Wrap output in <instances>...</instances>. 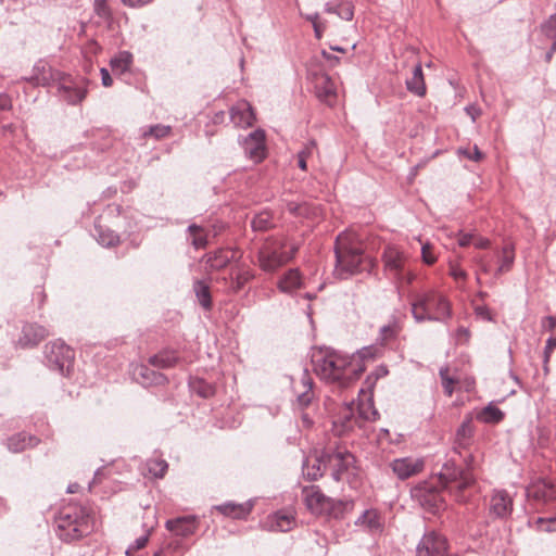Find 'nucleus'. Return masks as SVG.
Instances as JSON below:
<instances>
[{
	"instance_id": "nucleus-30",
	"label": "nucleus",
	"mask_w": 556,
	"mask_h": 556,
	"mask_svg": "<svg viewBox=\"0 0 556 556\" xmlns=\"http://www.w3.org/2000/svg\"><path fill=\"white\" fill-rule=\"evenodd\" d=\"M235 257V252L227 249H217L203 256L206 266L212 270L226 267Z\"/></svg>"
},
{
	"instance_id": "nucleus-2",
	"label": "nucleus",
	"mask_w": 556,
	"mask_h": 556,
	"mask_svg": "<svg viewBox=\"0 0 556 556\" xmlns=\"http://www.w3.org/2000/svg\"><path fill=\"white\" fill-rule=\"evenodd\" d=\"M55 523L56 535L66 543L78 541L93 530L91 516L85 507L77 504H70L61 508Z\"/></svg>"
},
{
	"instance_id": "nucleus-27",
	"label": "nucleus",
	"mask_w": 556,
	"mask_h": 556,
	"mask_svg": "<svg viewBox=\"0 0 556 556\" xmlns=\"http://www.w3.org/2000/svg\"><path fill=\"white\" fill-rule=\"evenodd\" d=\"M265 526L270 531L286 532L295 526V518L291 511L282 509L269 515Z\"/></svg>"
},
{
	"instance_id": "nucleus-40",
	"label": "nucleus",
	"mask_w": 556,
	"mask_h": 556,
	"mask_svg": "<svg viewBox=\"0 0 556 556\" xmlns=\"http://www.w3.org/2000/svg\"><path fill=\"white\" fill-rule=\"evenodd\" d=\"M505 417V414L493 403H489L480 412L477 413L476 418L480 422L495 425L501 422Z\"/></svg>"
},
{
	"instance_id": "nucleus-28",
	"label": "nucleus",
	"mask_w": 556,
	"mask_h": 556,
	"mask_svg": "<svg viewBox=\"0 0 556 556\" xmlns=\"http://www.w3.org/2000/svg\"><path fill=\"white\" fill-rule=\"evenodd\" d=\"M165 526L168 531L180 536H189L193 534L198 528L197 518L194 516L169 519L166 521Z\"/></svg>"
},
{
	"instance_id": "nucleus-32",
	"label": "nucleus",
	"mask_w": 556,
	"mask_h": 556,
	"mask_svg": "<svg viewBox=\"0 0 556 556\" xmlns=\"http://www.w3.org/2000/svg\"><path fill=\"white\" fill-rule=\"evenodd\" d=\"M303 286L301 273L298 268L289 269L278 281V289L288 294L294 293Z\"/></svg>"
},
{
	"instance_id": "nucleus-46",
	"label": "nucleus",
	"mask_w": 556,
	"mask_h": 556,
	"mask_svg": "<svg viewBox=\"0 0 556 556\" xmlns=\"http://www.w3.org/2000/svg\"><path fill=\"white\" fill-rule=\"evenodd\" d=\"M146 468L152 478L161 479L165 476L168 464L163 458H150L146 463Z\"/></svg>"
},
{
	"instance_id": "nucleus-51",
	"label": "nucleus",
	"mask_w": 556,
	"mask_h": 556,
	"mask_svg": "<svg viewBox=\"0 0 556 556\" xmlns=\"http://www.w3.org/2000/svg\"><path fill=\"white\" fill-rule=\"evenodd\" d=\"M191 388L195 393L204 399L210 397L214 393L213 387L203 380H195L191 382Z\"/></svg>"
},
{
	"instance_id": "nucleus-5",
	"label": "nucleus",
	"mask_w": 556,
	"mask_h": 556,
	"mask_svg": "<svg viewBox=\"0 0 556 556\" xmlns=\"http://www.w3.org/2000/svg\"><path fill=\"white\" fill-rule=\"evenodd\" d=\"M441 485L453 493L458 502L464 501L463 492L472 486L476 478L470 472H464L454 459H447L438 473Z\"/></svg>"
},
{
	"instance_id": "nucleus-55",
	"label": "nucleus",
	"mask_w": 556,
	"mask_h": 556,
	"mask_svg": "<svg viewBox=\"0 0 556 556\" xmlns=\"http://www.w3.org/2000/svg\"><path fill=\"white\" fill-rule=\"evenodd\" d=\"M541 29L546 37L556 39V13L542 24Z\"/></svg>"
},
{
	"instance_id": "nucleus-38",
	"label": "nucleus",
	"mask_w": 556,
	"mask_h": 556,
	"mask_svg": "<svg viewBox=\"0 0 556 556\" xmlns=\"http://www.w3.org/2000/svg\"><path fill=\"white\" fill-rule=\"evenodd\" d=\"M253 278L254 273L248 268L238 267L237 269H232L230 275L229 289L237 293L241 291Z\"/></svg>"
},
{
	"instance_id": "nucleus-59",
	"label": "nucleus",
	"mask_w": 556,
	"mask_h": 556,
	"mask_svg": "<svg viewBox=\"0 0 556 556\" xmlns=\"http://www.w3.org/2000/svg\"><path fill=\"white\" fill-rule=\"evenodd\" d=\"M93 8L94 12L102 17H108L111 13L108 5V0H94Z\"/></svg>"
},
{
	"instance_id": "nucleus-9",
	"label": "nucleus",
	"mask_w": 556,
	"mask_h": 556,
	"mask_svg": "<svg viewBox=\"0 0 556 556\" xmlns=\"http://www.w3.org/2000/svg\"><path fill=\"white\" fill-rule=\"evenodd\" d=\"M447 539L435 530L427 531L416 546V556H447Z\"/></svg>"
},
{
	"instance_id": "nucleus-4",
	"label": "nucleus",
	"mask_w": 556,
	"mask_h": 556,
	"mask_svg": "<svg viewBox=\"0 0 556 556\" xmlns=\"http://www.w3.org/2000/svg\"><path fill=\"white\" fill-rule=\"evenodd\" d=\"M412 315L416 323H446L452 316L447 298L438 290L430 289L415 295L410 302Z\"/></svg>"
},
{
	"instance_id": "nucleus-1",
	"label": "nucleus",
	"mask_w": 556,
	"mask_h": 556,
	"mask_svg": "<svg viewBox=\"0 0 556 556\" xmlns=\"http://www.w3.org/2000/svg\"><path fill=\"white\" fill-rule=\"evenodd\" d=\"M312 363L320 379L340 388L349 387L365 370L354 356L327 346L313 351Z\"/></svg>"
},
{
	"instance_id": "nucleus-13",
	"label": "nucleus",
	"mask_w": 556,
	"mask_h": 556,
	"mask_svg": "<svg viewBox=\"0 0 556 556\" xmlns=\"http://www.w3.org/2000/svg\"><path fill=\"white\" fill-rule=\"evenodd\" d=\"M241 146L247 157L254 163L262 162L266 156L265 131L262 129L253 130L242 139Z\"/></svg>"
},
{
	"instance_id": "nucleus-31",
	"label": "nucleus",
	"mask_w": 556,
	"mask_h": 556,
	"mask_svg": "<svg viewBox=\"0 0 556 556\" xmlns=\"http://www.w3.org/2000/svg\"><path fill=\"white\" fill-rule=\"evenodd\" d=\"M473 432L475 430L472 427L471 418L464 419L458 429L456 430L454 451L460 456L462 450H465L469 446Z\"/></svg>"
},
{
	"instance_id": "nucleus-60",
	"label": "nucleus",
	"mask_w": 556,
	"mask_h": 556,
	"mask_svg": "<svg viewBox=\"0 0 556 556\" xmlns=\"http://www.w3.org/2000/svg\"><path fill=\"white\" fill-rule=\"evenodd\" d=\"M475 314L488 321H492L493 317L488 306L485 305H478L475 307Z\"/></svg>"
},
{
	"instance_id": "nucleus-52",
	"label": "nucleus",
	"mask_w": 556,
	"mask_h": 556,
	"mask_svg": "<svg viewBox=\"0 0 556 556\" xmlns=\"http://www.w3.org/2000/svg\"><path fill=\"white\" fill-rule=\"evenodd\" d=\"M457 154L459 156H464L468 160L479 162L483 159L482 152L479 150L478 146H473L472 148H458Z\"/></svg>"
},
{
	"instance_id": "nucleus-57",
	"label": "nucleus",
	"mask_w": 556,
	"mask_h": 556,
	"mask_svg": "<svg viewBox=\"0 0 556 556\" xmlns=\"http://www.w3.org/2000/svg\"><path fill=\"white\" fill-rule=\"evenodd\" d=\"M536 523L539 525L540 529L546 532H553L556 531V517L551 518H538Z\"/></svg>"
},
{
	"instance_id": "nucleus-53",
	"label": "nucleus",
	"mask_w": 556,
	"mask_h": 556,
	"mask_svg": "<svg viewBox=\"0 0 556 556\" xmlns=\"http://www.w3.org/2000/svg\"><path fill=\"white\" fill-rule=\"evenodd\" d=\"M440 377L442 387L446 395L451 396L454 392L455 380L448 376V368L444 367L440 369Z\"/></svg>"
},
{
	"instance_id": "nucleus-39",
	"label": "nucleus",
	"mask_w": 556,
	"mask_h": 556,
	"mask_svg": "<svg viewBox=\"0 0 556 556\" xmlns=\"http://www.w3.org/2000/svg\"><path fill=\"white\" fill-rule=\"evenodd\" d=\"M286 210L294 217L308 219L317 215V207L307 202L290 201L286 204Z\"/></svg>"
},
{
	"instance_id": "nucleus-21",
	"label": "nucleus",
	"mask_w": 556,
	"mask_h": 556,
	"mask_svg": "<svg viewBox=\"0 0 556 556\" xmlns=\"http://www.w3.org/2000/svg\"><path fill=\"white\" fill-rule=\"evenodd\" d=\"M382 262L386 271H388L392 278H400L402 269L406 262V255L404 252L395 245H387L383 254Z\"/></svg>"
},
{
	"instance_id": "nucleus-45",
	"label": "nucleus",
	"mask_w": 556,
	"mask_h": 556,
	"mask_svg": "<svg viewBox=\"0 0 556 556\" xmlns=\"http://www.w3.org/2000/svg\"><path fill=\"white\" fill-rule=\"evenodd\" d=\"M193 290L200 305L204 309L210 311L212 308V296L208 285L204 281L197 280L193 283Z\"/></svg>"
},
{
	"instance_id": "nucleus-43",
	"label": "nucleus",
	"mask_w": 556,
	"mask_h": 556,
	"mask_svg": "<svg viewBox=\"0 0 556 556\" xmlns=\"http://www.w3.org/2000/svg\"><path fill=\"white\" fill-rule=\"evenodd\" d=\"M354 502L352 500H333L331 498L330 507L327 509L325 515L332 518H343L345 514L352 511Z\"/></svg>"
},
{
	"instance_id": "nucleus-56",
	"label": "nucleus",
	"mask_w": 556,
	"mask_h": 556,
	"mask_svg": "<svg viewBox=\"0 0 556 556\" xmlns=\"http://www.w3.org/2000/svg\"><path fill=\"white\" fill-rule=\"evenodd\" d=\"M421 258L427 265H432L437 261V255L433 253V247L430 243L421 245Z\"/></svg>"
},
{
	"instance_id": "nucleus-16",
	"label": "nucleus",
	"mask_w": 556,
	"mask_h": 556,
	"mask_svg": "<svg viewBox=\"0 0 556 556\" xmlns=\"http://www.w3.org/2000/svg\"><path fill=\"white\" fill-rule=\"evenodd\" d=\"M527 496L539 503L556 500V479H536L526 490Z\"/></svg>"
},
{
	"instance_id": "nucleus-54",
	"label": "nucleus",
	"mask_w": 556,
	"mask_h": 556,
	"mask_svg": "<svg viewBox=\"0 0 556 556\" xmlns=\"http://www.w3.org/2000/svg\"><path fill=\"white\" fill-rule=\"evenodd\" d=\"M336 14L344 21H352L354 16V8L350 2L338 3Z\"/></svg>"
},
{
	"instance_id": "nucleus-58",
	"label": "nucleus",
	"mask_w": 556,
	"mask_h": 556,
	"mask_svg": "<svg viewBox=\"0 0 556 556\" xmlns=\"http://www.w3.org/2000/svg\"><path fill=\"white\" fill-rule=\"evenodd\" d=\"M389 374V370L386 366H379L376 371L371 375H369L366 379V383L369 388H372L376 383L377 379L384 377Z\"/></svg>"
},
{
	"instance_id": "nucleus-14",
	"label": "nucleus",
	"mask_w": 556,
	"mask_h": 556,
	"mask_svg": "<svg viewBox=\"0 0 556 556\" xmlns=\"http://www.w3.org/2000/svg\"><path fill=\"white\" fill-rule=\"evenodd\" d=\"M389 466L399 480H406L424 470L425 460L421 457L406 456L393 459Z\"/></svg>"
},
{
	"instance_id": "nucleus-49",
	"label": "nucleus",
	"mask_w": 556,
	"mask_h": 556,
	"mask_svg": "<svg viewBox=\"0 0 556 556\" xmlns=\"http://www.w3.org/2000/svg\"><path fill=\"white\" fill-rule=\"evenodd\" d=\"M170 126L162 124L141 128V135L143 138L153 137L156 140L167 137L170 134Z\"/></svg>"
},
{
	"instance_id": "nucleus-33",
	"label": "nucleus",
	"mask_w": 556,
	"mask_h": 556,
	"mask_svg": "<svg viewBox=\"0 0 556 556\" xmlns=\"http://www.w3.org/2000/svg\"><path fill=\"white\" fill-rule=\"evenodd\" d=\"M355 410L357 417H359V425L362 428L366 421H376L380 416L374 405L371 395L365 401L359 400L358 402H355Z\"/></svg>"
},
{
	"instance_id": "nucleus-61",
	"label": "nucleus",
	"mask_w": 556,
	"mask_h": 556,
	"mask_svg": "<svg viewBox=\"0 0 556 556\" xmlns=\"http://www.w3.org/2000/svg\"><path fill=\"white\" fill-rule=\"evenodd\" d=\"M148 543V535H141L127 548L126 554L143 548Z\"/></svg>"
},
{
	"instance_id": "nucleus-18",
	"label": "nucleus",
	"mask_w": 556,
	"mask_h": 556,
	"mask_svg": "<svg viewBox=\"0 0 556 556\" xmlns=\"http://www.w3.org/2000/svg\"><path fill=\"white\" fill-rule=\"evenodd\" d=\"M302 495L307 509L314 515H325L330 507L331 497L326 496L318 485L304 486Z\"/></svg>"
},
{
	"instance_id": "nucleus-47",
	"label": "nucleus",
	"mask_w": 556,
	"mask_h": 556,
	"mask_svg": "<svg viewBox=\"0 0 556 556\" xmlns=\"http://www.w3.org/2000/svg\"><path fill=\"white\" fill-rule=\"evenodd\" d=\"M251 226L254 231H266L274 226V217L269 212H261L253 217Z\"/></svg>"
},
{
	"instance_id": "nucleus-15",
	"label": "nucleus",
	"mask_w": 556,
	"mask_h": 556,
	"mask_svg": "<svg viewBox=\"0 0 556 556\" xmlns=\"http://www.w3.org/2000/svg\"><path fill=\"white\" fill-rule=\"evenodd\" d=\"M59 97L68 104H77L81 102L87 94L85 83L74 81L71 76H63V79L58 84Z\"/></svg>"
},
{
	"instance_id": "nucleus-26",
	"label": "nucleus",
	"mask_w": 556,
	"mask_h": 556,
	"mask_svg": "<svg viewBox=\"0 0 556 556\" xmlns=\"http://www.w3.org/2000/svg\"><path fill=\"white\" fill-rule=\"evenodd\" d=\"M47 336H49V331L43 326L35 323L26 324L22 329V337L18 339V344L23 348H33Z\"/></svg>"
},
{
	"instance_id": "nucleus-36",
	"label": "nucleus",
	"mask_w": 556,
	"mask_h": 556,
	"mask_svg": "<svg viewBox=\"0 0 556 556\" xmlns=\"http://www.w3.org/2000/svg\"><path fill=\"white\" fill-rule=\"evenodd\" d=\"M406 88L409 92L418 97H424L426 94L427 88L420 63L415 65L412 77L406 79Z\"/></svg>"
},
{
	"instance_id": "nucleus-48",
	"label": "nucleus",
	"mask_w": 556,
	"mask_h": 556,
	"mask_svg": "<svg viewBox=\"0 0 556 556\" xmlns=\"http://www.w3.org/2000/svg\"><path fill=\"white\" fill-rule=\"evenodd\" d=\"M317 150L315 140L307 141L304 147L298 152V166L302 170L307 169V160L311 159Z\"/></svg>"
},
{
	"instance_id": "nucleus-25",
	"label": "nucleus",
	"mask_w": 556,
	"mask_h": 556,
	"mask_svg": "<svg viewBox=\"0 0 556 556\" xmlns=\"http://www.w3.org/2000/svg\"><path fill=\"white\" fill-rule=\"evenodd\" d=\"M326 469L327 463L324 458V452L307 456L302 464L303 476L308 481H316L323 477Z\"/></svg>"
},
{
	"instance_id": "nucleus-29",
	"label": "nucleus",
	"mask_w": 556,
	"mask_h": 556,
	"mask_svg": "<svg viewBox=\"0 0 556 556\" xmlns=\"http://www.w3.org/2000/svg\"><path fill=\"white\" fill-rule=\"evenodd\" d=\"M214 508L224 516L235 519H244L252 511L253 503L251 501L241 504L226 502L220 505H216Z\"/></svg>"
},
{
	"instance_id": "nucleus-19",
	"label": "nucleus",
	"mask_w": 556,
	"mask_h": 556,
	"mask_svg": "<svg viewBox=\"0 0 556 556\" xmlns=\"http://www.w3.org/2000/svg\"><path fill=\"white\" fill-rule=\"evenodd\" d=\"M514 509V501L505 490H494L490 498V515L497 519H507Z\"/></svg>"
},
{
	"instance_id": "nucleus-7",
	"label": "nucleus",
	"mask_w": 556,
	"mask_h": 556,
	"mask_svg": "<svg viewBox=\"0 0 556 556\" xmlns=\"http://www.w3.org/2000/svg\"><path fill=\"white\" fill-rule=\"evenodd\" d=\"M282 245L279 248L273 247L270 244H264L257 253V261L260 267L264 271H275L289 261H291L296 254L299 247L296 244H292L289 251H283Z\"/></svg>"
},
{
	"instance_id": "nucleus-64",
	"label": "nucleus",
	"mask_w": 556,
	"mask_h": 556,
	"mask_svg": "<svg viewBox=\"0 0 556 556\" xmlns=\"http://www.w3.org/2000/svg\"><path fill=\"white\" fill-rule=\"evenodd\" d=\"M473 240V235L468 232H458V245L462 248L468 247Z\"/></svg>"
},
{
	"instance_id": "nucleus-50",
	"label": "nucleus",
	"mask_w": 556,
	"mask_h": 556,
	"mask_svg": "<svg viewBox=\"0 0 556 556\" xmlns=\"http://www.w3.org/2000/svg\"><path fill=\"white\" fill-rule=\"evenodd\" d=\"M401 330L400 325L396 321H393L392 324L384 325L380 328V340L382 342H388L390 340H393L397 337L399 332Z\"/></svg>"
},
{
	"instance_id": "nucleus-41",
	"label": "nucleus",
	"mask_w": 556,
	"mask_h": 556,
	"mask_svg": "<svg viewBox=\"0 0 556 556\" xmlns=\"http://www.w3.org/2000/svg\"><path fill=\"white\" fill-rule=\"evenodd\" d=\"M188 239L195 250L205 249L208 244L207 231L202 226L191 224L187 228Z\"/></svg>"
},
{
	"instance_id": "nucleus-20",
	"label": "nucleus",
	"mask_w": 556,
	"mask_h": 556,
	"mask_svg": "<svg viewBox=\"0 0 556 556\" xmlns=\"http://www.w3.org/2000/svg\"><path fill=\"white\" fill-rule=\"evenodd\" d=\"M333 427L337 429L339 434L354 430L355 428H362L359 425V417L356 415L354 401L345 403L339 409L338 415L333 420Z\"/></svg>"
},
{
	"instance_id": "nucleus-22",
	"label": "nucleus",
	"mask_w": 556,
	"mask_h": 556,
	"mask_svg": "<svg viewBox=\"0 0 556 556\" xmlns=\"http://www.w3.org/2000/svg\"><path fill=\"white\" fill-rule=\"evenodd\" d=\"M495 262L497 264L494 270V276L498 277L513 269L516 258V248L511 241H505L502 248H496L493 251Z\"/></svg>"
},
{
	"instance_id": "nucleus-42",
	"label": "nucleus",
	"mask_w": 556,
	"mask_h": 556,
	"mask_svg": "<svg viewBox=\"0 0 556 556\" xmlns=\"http://www.w3.org/2000/svg\"><path fill=\"white\" fill-rule=\"evenodd\" d=\"M97 241L103 247H114L119 242L118 235L112 229L94 224V235Z\"/></svg>"
},
{
	"instance_id": "nucleus-17",
	"label": "nucleus",
	"mask_w": 556,
	"mask_h": 556,
	"mask_svg": "<svg viewBox=\"0 0 556 556\" xmlns=\"http://www.w3.org/2000/svg\"><path fill=\"white\" fill-rule=\"evenodd\" d=\"M314 93L316 98L332 106L337 101V88L332 78L327 73H317L313 76Z\"/></svg>"
},
{
	"instance_id": "nucleus-12",
	"label": "nucleus",
	"mask_w": 556,
	"mask_h": 556,
	"mask_svg": "<svg viewBox=\"0 0 556 556\" xmlns=\"http://www.w3.org/2000/svg\"><path fill=\"white\" fill-rule=\"evenodd\" d=\"M412 496L424 509L432 514L438 513L444 506L442 495L428 484L414 488Z\"/></svg>"
},
{
	"instance_id": "nucleus-6",
	"label": "nucleus",
	"mask_w": 556,
	"mask_h": 556,
	"mask_svg": "<svg viewBox=\"0 0 556 556\" xmlns=\"http://www.w3.org/2000/svg\"><path fill=\"white\" fill-rule=\"evenodd\" d=\"M74 351L64 342L58 340L45 346V361L49 369L62 376L70 375L74 364Z\"/></svg>"
},
{
	"instance_id": "nucleus-63",
	"label": "nucleus",
	"mask_w": 556,
	"mask_h": 556,
	"mask_svg": "<svg viewBox=\"0 0 556 556\" xmlns=\"http://www.w3.org/2000/svg\"><path fill=\"white\" fill-rule=\"evenodd\" d=\"M477 263L483 273H485V274L491 273V269H492L491 260L486 255L477 257Z\"/></svg>"
},
{
	"instance_id": "nucleus-24",
	"label": "nucleus",
	"mask_w": 556,
	"mask_h": 556,
	"mask_svg": "<svg viewBox=\"0 0 556 556\" xmlns=\"http://www.w3.org/2000/svg\"><path fill=\"white\" fill-rule=\"evenodd\" d=\"M355 526L370 533H380L384 528V517L376 508H369L355 520Z\"/></svg>"
},
{
	"instance_id": "nucleus-37",
	"label": "nucleus",
	"mask_w": 556,
	"mask_h": 556,
	"mask_svg": "<svg viewBox=\"0 0 556 556\" xmlns=\"http://www.w3.org/2000/svg\"><path fill=\"white\" fill-rule=\"evenodd\" d=\"M38 439L25 432L16 433L8 439L7 446L11 452L18 453L38 444Z\"/></svg>"
},
{
	"instance_id": "nucleus-10",
	"label": "nucleus",
	"mask_w": 556,
	"mask_h": 556,
	"mask_svg": "<svg viewBox=\"0 0 556 556\" xmlns=\"http://www.w3.org/2000/svg\"><path fill=\"white\" fill-rule=\"evenodd\" d=\"M292 391L295 395V405L304 409L309 407L316 399L314 390V380L308 370L303 369L299 380H292Z\"/></svg>"
},
{
	"instance_id": "nucleus-23",
	"label": "nucleus",
	"mask_w": 556,
	"mask_h": 556,
	"mask_svg": "<svg viewBox=\"0 0 556 556\" xmlns=\"http://www.w3.org/2000/svg\"><path fill=\"white\" fill-rule=\"evenodd\" d=\"M230 121L237 127L247 128L253 125L255 115L251 104L245 100L238 101L230 108Z\"/></svg>"
},
{
	"instance_id": "nucleus-44",
	"label": "nucleus",
	"mask_w": 556,
	"mask_h": 556,
	"mask_svg": "<svg viewBox=\"0 0 556 556\" xmlns=\"http://www.w3.org/2000/svg\"><path fill=\"white\" fill-rule=\"evenodd\" d=\"M132 63V54L128 51H119L110 61V66L115 74L126 73Z\"/></svg>"
},
{
	"instance_id": "nucleus-34",
	"label": "nucleus",
	"mask_w": 556,
	"mask_h": 556,
	"mask_svg": "<svg viewBox=\"0 0 556 556\" xmlns=\"http://www.w3.org/2000/svg\"><path fill=\"white\" fill-rule=\"evenodd\" d=\"M137 380L144 387L148 386H161L167 382V378L154 369H151L147 365H141L136 369Z\"/></svg>"
},
{
	"instance_id": "nucleus-11",
	"label": "nucleus",
	"mask_w": 556,
	"mask_h": 556,
	"mask_svg": "<svg viewBox=\"0 0 556 556\" xmlns=\"http://www.w3.org/2000/svg\"><path fill=\"white\" fill-rule=\"evenodd\" d=\"M64 74L54 70L46 60L37 61L29 77H24L23 80L31 84L33 86L48 87L54 83L61 81Z\"/></svg>"
},
{
	"instance_id": "nucleus-35",
	"label": "nucleus",
	"mask_w": 556,
	"mask_h": 556,
	"mask_svg": "<svg viewBox=\"0 0 556 556\" xmlns=\"http://www.w3.org/2000/svg\"><path fill=\"white\" fill-rule=\"evenodd\" d=\"M179 357L174 350H162L157 354L149 357L148 363L160 369L172 368L177 365Z\"/></svg>"
},
{
	"instance_id": "nucleus-3",
	"label": "nucleus",
	"mask_w": 556,
	"mask_h": 556,
	"mask_svg": "<svg viewBox=\"0 0 556 556\" xmlns=\"http://www.w3.org/2000/svg\"><path fill=\"white\" fill-rule=\"evenodd\" d=\"M334 254V274L340 279H346L361 273L365 269L366 264H372L371 260L364 255L361 244L345 233H340L337 237Z\"/></svg>"
},
{
	"instance_id": "nucleus-8",
	"label": "nucleus",
	"mask_w": 556,
	"mask_h": 556,
	"mask_svg": "<svg viewBox=\"0 0 556 556\" xmlns=\"http://www.w3.org/2000/svg\"><path fill=\"white\" fill-rule=\"evenodd\" d=\"M324 458L331 478L337 482L341 481L344 475L355 465L354 455L346 448L337 447L336 450L324 451Z\"/></svg>"
},
{
	"instance_id": "nucleus-62",
	"label": "nucleus",
	"mask_w": 556,
	"mask_h": 556,
	"mask_svg": "<svg viewBox=\"0 0 556 556\" xmlns=\"http://www.w3.org/2000/svg\"><path fill=\"white\" fill-rule=\"evenodd\" d=\"M464 464L465 468L463 469L464 472H470L473 475V470L477 467L476 457L472 454H468L464 457Z\"/></svg>"
}]
</instances>
